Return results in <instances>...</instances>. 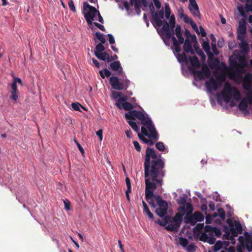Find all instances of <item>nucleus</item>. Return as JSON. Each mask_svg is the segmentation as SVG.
<instances>
[{"mask_svg": "<svg viewBox=\"0 0 252 252\" xmlns=\"http://www.w3.org/2000/svg\"><path fill=\"white\" fill-rule=\"evenodd\" d=\"M160 157L159 155L158 158L154 149L147 147L144 163L145 196L147 201L154 196L153 191L156 189L157 186L161 187L163 184V178L165 175V163Z\"/></svg>", "mask_w": 252, "mask_h": 252, "instance_id": "f257e3e1", "label": "nucleus"}, {"mask_svg": "<svg viewBox=\"0 0 252 252\" xmlns=\"http://www.w3.org/2000/svg\"><path fill=\"white\" fill-rule=\"evenodd\" d=\"M126 119L134 120L137 119L141 121L143 125L142 127H145L150 131V134L152 136L155 135V127L151 119L148 116H146L144 113L137 110H132L125 114Z\"/></svg>", "mask_w": 252, "mask_h": 252, "instance_id": "f03ea898", "label": "nucleus"}, {"mask_svg": "<svg viewBox=\"0 0 252 252\" xmlns=\"http://www.w3.org/2000/svg\"><path fill=\"white\" fill-rule=\"evenodd\" d=\"M226 222L229 226L227 225L223 226V231L225 232L223 238L226 240L233 241L238 234L242 233V226L239 221H233L230 219H227Z\"/></svg>", "mask_w": 252, "mask_h": 252, "instance_id": "7ed1b4c3", "label": "nucleus"}, {"mask_svg": "<svg viewBox=\"0 0 252 252\" xmlns=\"http://www.w3.org/2000/svg\"><path fill=\"white\" fill-rule=\"evenodd\" d=\"M179 212L177 213L170 221L171 223L169 224L166 229L167 230L177 232L178 231L183 221V216L185 214L186 209L184 206H180L178 208Z\"/></svg>", "mask_w": 252, "mask_h": 252, "instance_id": "20e7f679", "label": "nucleus"}, {"mask_svg": "<svg viewBox=\"0 0 252 252\" xmlns=\"http://www.w3.org/2000/svg\"><path fill=\"white\" fill-rule=\"evenodd\" d=\"M121 78L112 76L109 79V82L112 88L116 90H126L129 86L130 81L126 75L123 74Z\"/></svg>", "mask_w": 252, "mask_h": 252, "instance_id": "39448f33", "label": "nucleus"}, {"mask_svg": "<svg viewBox=\"0 0 252 252\" xmlns=\"http://www.w3.org/2000/svg\"><path fill=\"white\" fill-rule=\"evenodd\" d=\"M221 95L223 100L226 103H228L231 99V95L236 100L241 99V94L238 89L235 87H232L229 83H226L224 85Z\"/></svg>", "mask_w": 252, "mask_h": 252, "instance_id": "423d86ee", "label": "nucleus"}, {"mask_svg": "<svg viewBox=\"0 0 252 252\" xmlns=\"http://www.w3.org/2000/svg\"><path fill=\"white\" fill-rule=\"evenodd\" d=\"M237 10L241 16L244 18L239 20L237 31V39L242 40L244 39L246 33V21L245 18H247V14L245 12L244 7L242 5L237 6Z\"/></svg>", "mask_w": 252, "mask_h": 252, "instance_id": "0eeeda50", "label": "nucleus"}, {"mask_svg": "<svg viewBox=\"0 0 252 252\" xmlns=\"http://www.w3.org/2000/svg\"><path fill=\"white\" fill-rule=\"evenodd\" d=\"M141 133H138L139 138L144 143L152 146L154 144V140L157 141L158 139V132L155 129L156 135L152 136L150 131L145 127H141Z\"/></svg>", "mask_w": 252, "mask_h": 252, "instance_id": "6e6552de", "label": "nucleus"}, {"mask_svg": "<svg viewBox=\"0 0 252 252\" xmlns=\"http://www.w3.org/2000/svg\"><path fill=\"white\" fill-rule=\"evenodd\" d=\"M164 18V10L163 9L160 10L158 12H155L154 14H152V21L156 23L157 26L158 27L162 26L161 28L162 31H167L169 25L168 23L165 20H161Z\"/></svg>", "mask_w": 252, "mask_h": 252, "instance_id": "1a4fd4ad", "label": "nucleus"}, {"mask_svg": "<svg viewBox=\"0 0 252 252\" xmlns=\"http://www.w3.org/2000/svg\"><path fill=\"white\" fill-rule=\"evenodd\" d=\"M156 201L159 207L156 210L155 212L159 217L162 218L164 217L167 213V202L163 200L160 196L156 197Z\"/></svg>", "mask_w": 252, "mask_h": 252, "instance_id": "9d476101", "label": "nucleus"}, {"mask_svg": "<svg viewBox=\"0 0 252 252\" xmlns=\"http://www.w3.org/2000/svg\"><path fill=\"white\" fill-rule=\"evenodd\" d=\"M83 11L84 17L94 19L96 15L97 10L94 6L90 5L88 2L83 3Z\"/></svg>", "mask_w": 252, "mask_h": 252, "instance_id": "9b49d317", "label": "nucleus"}, {"mask_svg": "<svg viewBox=\"0 0 252 252\" xmlns=\"http://www.w3.org/2000/svg\"><path fill=\"white\" fill-rule=\"evenodd\" d=\"M193 73L195 79L197 78L200 80L204 79V77L206 78H209L210 76V69L205 64L202 65L201 70H194L193 71Z\"/></svg>", "mask_w": 252, "mask_h": 252, "instance_id": "f8f14e48", "label": "nucleus"}, {"mask_svg": "<svg viewBox=\"0 0 252 252\" xmlns=\"http://www.w3.org/2000/svg\"><path fill=\"white\" fill-rule=\"evenodd\" d=\"M239 64V68L237 71H235L233 75H237L239 77H241L244 73V68L248 66V62L245 55L240 56L238 58Z\"/></svg>", "mask_w": 252, "mask_h": 252, "instance_id": "ddd939ff", "label": "nucleus"}, {"mask_svg": "<svg viewBox=\"0 0 252 252\" xmlns=\"http://www.w3.org/2000/svg\"><path fill=\"white\" fill-rule=\"evenodd\" d=\"M189 4L188 8L190 10L191 13L194 17L200 18V14L199 10V7L196 2L195 0H189Z\"/></svg>", "mask_w": 252, "mask_h": 252, "instance_id": "4468645a", "label": "nucleus"}, {"mask_svg": "<svg viewBox=\"0 0 252 252\" xmlns=\"http://www.w3.org/2000/svg\"><path fill=\"white\" fill-rule=\"evenodd\" d=\"M252 74L250 73H246L242 80V86L245 90L249 91L252 88Z\"/></svg>", "mask_w": 252, "mask_h": 252, "instance_id": "2eb2a0df", "label": "nucleus"}, {"mask_svg": "<svg viewBox=\"0 0 252 252\" xmlns=\"http://www.w3.org/2000/svg\"><path fill=\"white\" fill-rule=\"evenodd\" d=\"M129 2L131 5L134 4L135 10L137 13L140 12L142 5L146 7L148 4L147 0H130Z\"/></svg>", "mask_w": 252, "mask_h": 252, "instance_id": "dca6fc26", "label": "nucleus"}, {"mask_svg": "<svg viewBox=\"0 0 252 252\" xmlns=\"http://www.w3.org/2000/svg\"><path fill=\"white\" fill-rule=\"evenodd\" d=\"M109 68L113 71H117V74L122 75L124 73L123 69L119 61H114L110 63Z\"/></svg>", "mask_w": 252, "mask_h": 252, "instance_id": "f3484780", "label": "nucleus"}, {"mask_svg": "<svg viewBox=\"0 0 252 252\" xmlns=\"http://www.w3.org/2000/svg\"><path fill=\"white\" fill-rule=\"evenodd\" d=\"M206 85L207 89L209 91L212 90L216 91L219 88L217 81L213 77H211L209 81L206 82Z\"/></svg>", "mask_w": 252, "mask_h": 252, "instance_id": "a211bd4d", "label": "nucleus"}, {"mask_svg": "<svg viewBox=\"0 0 252 252\" xmlns=\"http://www.w3.org/2000/svg\"><path fill=\"white\" fill-rule=\"evenodd\" d=\"M245 236V247L246 249L252 248V235L245 231L244 233Z\"/></svg>", "mask_w": 252, "mask_h": 252, "instance_id": "6ab92c4d", "label": "nucleus"}, {"mask_svg": "<svg viewBox=\"0 0 252 252\" xmlns=\"http://www.w3.org/2000/svg\"><path fill=\"white\" fill-rule=\"evenodd\" d=\"M183 49L186 53H190L192 55L195 54V52L192 49L191 43L189 39H186L185 40H184Z\"/></svg>", "mask_w": 252, "mask_h": 252, "instance_id": "aec40b11", "label": "nucleus"}, {"mask_svg": "<svg viewBox=\"0 0 252 252\" xmlns=\"http://www.w3.org/2000/svg\"><path fill=\"white\" fill-rule=\"evenodd\" d=\"M184 221L185 223H189L192 226L194 225L197 222L196 218L194 217V214L192 213L189 215L186 214Z\"/></svg>", "mask_w": 252, "mask_h": 252, "instance_id": "412c9836", "label": "nucleus"}, {"mask_svg": "<svg viewBox=\"0 0 252 252\" xmlns=\"http://www.w3.org/2000/svg\"><path fill=\"white\" fill-rule=\"evenodd\" d=\"M11 90L10 91L11 95L10 96V98L11 100L16 101L18 98V89L17 86H15V83L11 84Z\"/></svg>", "mask_w": 252, "mask_h": 252, "instance_id": "4be33fe9", "label": "nucleus"}, {"mask_svg": "<svg viewBox=\"0 0 252 252\" xmlns=\"http://www.w3.org/2000/svg\"><path fill=\"white\" fill-rule=\"evenodd\" d=\"M174 32L178 40H179V43L180 44H183L184 42V38L182 36L181 27L180 25H177L176 26Z\"/></svg>", "mask_w": 252, "mask_h": 252, "instance_id": "5701e85b", "label": "nucleus"}, {"mask_svg": "<svg viewBox=\"0 0 252 252\" xmlns=\"http://www.w3.org/2000/svg\"><path fill=\"white\" fill-rule=\"evenodd\" d=\"M165 32L166 37L168 39H172L173 44L176 43H180L179 40H177L176 38L174 36L175 32L174 31H169V28H168V30L167 31H163Z\"/></svg>", "mask_w": 252, "mask_h": 252, "instance_id": "b1692460", "label": "nucleus"}, {"mask_svg": "<svg viewBox=\"0 0 252 252\" xmlns=\"http://www.w3.org/2000/svg\"><path fill=\"white\" fill-rule=\"evenodd\" d=\"M165 32L166 37L168 39H172L173 44L176 43H180L179 40H177L176 38L174 36L175 32L174 31H169V28H168V30L167 31H163Z\"/></svg>", "mask_w": 252, "mask_h": 252, "instance_id": "393cba45", "label": "nucleus"}, {"mask_svg": "<svg viewBox=\"0 0 252 252\" xmlns=\"http://www.w3.org/2000/svg\"><path fill=\"white\" fill-rule=\"evenodd\" d=\"M190 63L191 65L196 68H199L200 67V63L198 58L195 56L190 57L189 58Z\"/></svg>", "mask_w": 252, "mask_h": 252, "instance_id": "a878e982", "label": "nucleus"}, {"mask_svg": "<svg viewBox=\"0 0 252 252\" xmlns=\"http://www.w3.org/2000/svg\"><path fill=\"white\" fill-rule=\"evenodd\" d=\"M240 41L241 43L239 44L240 48L245 53V54H248L250 50L248 43L244 40V39Z\"/></svg>", "mask_w": 252, "mask_h": 252, "instance_id": "bb28decb", "label": "nucleus"}, {"mask_svg": "<svg viewBox=\"0 0 252 252\" xmlns=\"http://www.w3.org/2000/svg\"><path fill=\"white\" fill-rule=\"evenodd\" d=\"M142 204L143 206V212L146 214L150 219H153V214L150 211L147 204L143 200L142 201Z\"/></svg>", "mask_w": 252, "mask_h": 252, "instance_id": "cd10ccee", "label": "nucleus"}, {"mask_svg": "<svg viewBox=\"0 0 252 252\" xmlns=\"http://www.w3.org/2000/svg\"><path fill=\"white\" fill-rule=\"evenodd\" d=\"M171 218L170 217L167 216L165 217L163 220H158L157 221H156V222L159 224L160 226H166L167 223L171 221Z\"/></svg>", "mask_w": 252, "mask_h": 252, "instance_id": "c85d7f7f", "label": "nucleus"}, {"mask_svg": "<svg viewBox=\"0 0 252 252\" xmlns=\"http://www.w3.org/2000/svg\"><path fill=\"white\" fill-rule=\"evenodd\" d=\"M177 58L179 62L180 63H188V60L187 58V56L185 53H183V54H179L177 56Z\"/></svg>", "mask_w": 252, "mask_h": 252, "instance_id": "c756f323", "label": "nucleus"}, {"mask_svg": "<svg viewBox=\"0 0 252 252\" xmlns=\"http://www.w3.org/2000/svg\"><path fill=\"white\" fill-rule=\"evenodd\" d=\"M95 37L100 41V42L99 43L104 44L105 43L106 40L104 35L103 33L99 32H96L95 33Z\"/></svg>", "mask_w": 252, "mask_h": 252, "instance_id": "7c9ffc66", "label": "nucleus"}, {"mask_svg": "<svg viewBox=\"0 0 252 252\" xmlns=\"http://www.w3.org/2000/svg\"><path fill=\"white\" fill-rule=\"evenodd\" d=\"M248 107V102L246 99H242L238 104L239 109L242 111L247 110Z\"/></svg>", "mask_w": 252, "mask_h": 252, "instance_id": "2f4dec72", "label": "nucleus"}, {"mask_svg": "<svg viewBox=\"0 0 252 252\" xmlns=\"http://www.w3.org/2000/svg\"><path fill=\"white\" fill-rule=\"evenodd\" d=\"M104 44L98 43L97 44L95 47L94 52V55H95V53L97 54H100L105 50V48L103 46Z\"/></svg>", "mask_w": 252, "mask_h": 252, "instance_id": "473e14b6", "label": "nucleus"}, {"mask_svg": "<svg viewBox=\"0 0 252 252\" xmlns=\"http://www.w3.org/2000/svg\"><path fill=\"white\" fill-rule=\"evenodd\" d=\"M100 76L104 79L105 77H108L111 75V72L107 68H104L99 71Z\"/></svg>", "mask_w": 252, "mask_h": 252, "instance_id": "72a5a7b5", "label": "nucleus"}, {"mask_svg": "<svg viewBox=\"0 0 252 252\" xmlns=\"http://www.w3.org/2000/svg\"><path fill=\"white\" fill-rule=\"evenodd\" d=\"M109 54L106 52H103L100 54L95 53V56L99 60L103 61H106L107 57H108Z\"/></svg>", "mask_w": 252, "mask_h": 252, "instance_id": "f704fd0d", "label": "nucleus"}, {"mask_svg": "<svg viewBox=\"0 0 252 252\" xmlns=\"http://www.w3.org/2000/svg\"><path fill=\"white\" fill-rule=\"evenodd\" d=\"M202 46L204 50L205 51L207 54L212 55L210 52V47L208 41H203L202 44Z\"/></svg>", "mask_w": 252, "mask_h": 252, "instance_id": "c9c22d12", "label": "nucleus"}, {"mask_svg": "<svg viewBox=\"0 0 252 252\" xmlns=\"http://www.w3.org/2000/svg\"><path fill=\"white\" fill-rule=\"evenodd\" d=\"M126 100V96H122L121 97L119 98L117 102L116 103V106L120 109H122V102H125Z\"/></svg>", "mask_w": 252, "mask_h": 252, "instance_id": "e433bc0d", "label": "nucleus"}, {"mask_svg": "<svg viewBox=\"0 0 252 252\" xmlns=\"http://www.w3.org/2000/svg\"><path fill=\"white\" fill-rule=\"evenodd\" d=\"M229 65L231 68L236 69L235 71H237L238 68H239L238 63L237 61L231 58L229 59Z\"/></svg>", "mask_w": 252, "mask_h": 252, "instance_id": "4c0bfd02", "label": "nucleus"}, {"mask_svg": "<svg viewBox=\"0 0 252 252\" xmlns=\"http://www.w3.org/2000/svg\"><path fill=\"white\" fill-rule=\"evenodd\" d=\"M193 214L194 217L196 218L197 222L202 221L204 220V216L200 212L195 211Z\"/></svg>", "mask_w": 252, "mask_h": 252, "instance_id": "58836bf2", "label": "nucleus"}, {"mask_svg": "<svg viewBox=\"0 0 252 252\" xmlns=\"http://www.w3.org/2000/svg\"><path fill=\"white\" fill-rule=\"evenodd\" d=\"M128 123L129 125V126H131V127L135 131H136L138 134V133H140L139 132V128L137 126V124L136 123V122L132 121H130L129 120V121H128Z\"/></svg>", "mask_w": 252, "mask_h": 252, "instance_id": "ea45409f", "label": "nucleus"}, {"mask_svg": "<svg viewBox=\"0 0 252 252\" xmlns=\"http://www.w3.org/2000/svg\"><path fill=\"white\" fill-rule=\"evenodd\" d=\"M247 12H251L252 13V0H247L245 7Z\"/></svg>", "mask_w": 252, "mask_h": 252, "instance_id": "a19ab883", "label": "nucleus"}, {"mask_svg": "<svg viewBox=\"0 0 252 252\" xmlns=\"http://www.w3.org/2000/svg\"><path fill=\"white\" fill-rule=\"evenodd\" d=\"M133 108V105L130 102L125 101L122 103V108H124L125 110L130 111Z\"/></svg>", "mask_w": 252, "mask_h": 252, "instance_id": "79ce46f5", "label": "nucleus"}, {"mask_svg": "<svg viewBox=\"0 0 252 252\" xmlns=\"http://www.w3.org/2000/svg\"><path fill=\"white\" fill-rule=\"evenodd\" d=\"M184 207H185L186 209V214L189 215L192 213L193 209L191 204L190 203H187L186 204V206Z\"/></svg>", "mask_w": 252, "mask_h": 252, "instance_id": "37998d69", "label": "nucleus"}, {"mask_svg": "<svg viewBox=\"0 0 252 252\" xmlns=\"http://www.w3.org/2000/svg\"><path fill=\"white\" fill-rule=\"evenodd\" d=\"M171 14V9L170 6L168 3L165 5V16L167 19H169Z\"/></svg>", "mask_w": 252, "mask_h": 252, "instance_id": "c03bdc74", "label": "nucleus"}, {"mask_svg": "<svg viewBox=\"0 0 252 252\" xmlns=\"http://www.w3.org/2000/svg\"><path fill=\"white\" fill-rule=\"evenodd\" d=\"M222 247V243L221 241H218L216 242L213 247V250L214 252H217L221 249Z\"/></svg>", "mask_w": 252, "mask_h": 252, "instance_id": "a18cd8bd", "label": "nucleus"}, {"mask_svg": "<svg viewBox=\"0 0 252 252\" xmlns=\"http://www.w3.org/2000/svg\"><path fill=\"white\" fill-rule=\"evenodd\" d=\"M156 147L159 151L163 152L165 150V147L162 142H158L156 144Z\"/></svg>", "mask_w": 252, "mask_h": 252, "instance_id": "49530a36", "label": "nucleus"}, {"mask_svg": "<svg viewBox=\"0 0 252 252\" xmlns=\"http://www.w3.org/2000/svg\"><path fill=\"white\" fill-rule=\"evenodd\" d=\"M218 215L222 220H224L225 219V212L223 208H219L218 209Z\"/></svg>", "mask_w": 252, "mask_h": 252, "instance_id": "de8ad7c7", "label": "nucleus"}, {"mask_svg": "<svg viewBox=\"0 0 252 252\" xmlns=\"http://www.w3.org/2000/svg\"><path fill=\"white\" fill-rule=\"evenodd\" d=\"M72 108L75 111H80V107L85 109L84 107L78 102H73L71 104Z\"/></svg>", "mask_w": 252, "mask_h": 252, "instance_id": "09e8293b", "label": "nucleus"}, {"mask_svg": "<svg viewBox=\"0 0 252 252\" xmlns=\"http://www.w3.org/2000/svg\"><path fill=\"white\" fill-rule=\"evenodd\" d=\"M180 244L183 247H186L188 243V240L186 238L181 237L179 238Z\"/></svg>", "mask_w": 252, "mask_h": 252, "instance_id": "8fccbe9b", "label": "nucleus"}, {"mask_svg": "<svg viewBox=\"0 0 252 252\" xmlns=\"http://www.w3.org/2000/svg\"><path fill=\"white\" fill-rule=\"evenodd\" d=\"M247 101L249 104H252V90L246 94Z\"/></svg>", "mask_w": 252, "mask_h": 252, "instance_id": "3c124183", "label": "nucleus"}, {"mask_svg": "<svg viewBox=\"0 0 252 252\" xmlns=\"http://www.w3.org/2000/svg\"><path fill=\"white\" fill-rule=\"evenodd\" d=\"M122 95L123 94L121 92H117L114 91L112 92V95L114 99H118L119 98L121 97Z\"/></svg>", "mask_w": 252, "mask_h": 252, "instance_id": "603ef678", "label": "nucleus"}, {"mask_svg": "<svg viewBox=\"0 0 252 252\" xmlns=\"http://www.w3.org/2000/svg\"><path fill=\"white\" fill-rule=\"evenodd\" d=\"M212 233H214L215 235L218 237H220V236L221 234L220 230L219 228L216 227H214Z\"/></svg>", "mask_w": 252, "mask_h": 252, "instance_id": "864d4df0", "label": "nucleus"}, {"mask_svg": "<svg viewBox=\"0 0 252 252\" xmlns=\"http://www.w3.org/2000/svg\"><path fill=\"white\" fill-rule=\"evenodd\" d=\"M68 6L71 11L74 12H76V8L74 4V2L72 0H69L68 2Z\"/></svg>", "mask_w": 252, "mask_h": 252, "instance_id": "5fc2aeb1", "label": "nucleus"}, {"mask_svg": "<svg viewBox=\"0 0 252 252\" xmlns=\"http://www.w3.org/2000/svg\"><path fill=\"white\" fill-rule=\"evenodd\" d=\"M126 186L127 187V189L126 190L128 191H131V183H130V180L128 177H126Z\"/></svg>", "mask_w": 252, "mask_h": 252, "instance_id": "6e6d98bb", "label": "nucleus"}, {"mask_svg": "<svg viewBox=\"0 0 252 252\" xmlns=\"http://www.w3.org/2000/svg\"><path fill=\"white\" fill-rule=\"evenodd\" d=\"M189 24L190 25V26H191L192 28L197 33V34H199V31H198V29L197 28V27L196 26V24L194 23V22L192 20L191 21H190V22L189 23Z\"/></svg>", "mask_w": 252, "mask_h": 252, "instance_id": "4d7b16f0", "label": "nucleus"}, {"mask_svg": "<svg viewBox=\"0 0 252 252\" xmlns=\"http://www.w3.org/2000/svg\"><path fill=\"white\" fill-rule=\"evenodd\" d=\"M14 83H15V86H17V83H19L21 86H22V80L18 77H13V81L12 83V84H14Z\"/></svg>", "mask_w": 252, "mask_h": 252, "instance_id": "13d9d810", "label": "nucleus"}, {"mask_svg": "<svg viewBox=\"0 0 252 252\" xmlns=\"http://www.w3.org/2000/svg\"><path fill=\"white\" fill-rule=\"evenodd\" d=\"M207 242L210 244V245H213L215 243L216 241V238L213 236H208Z\"/></svg>", "mask_w": 252, "mask_h": 252, "instance_id": "bf43d9fd", "label": "nucleus"}, {"mask_svg": "<svg viewBox=\"0 0 252 252\" xmlns=\"http://www.w3.org/2000/svg\"><path fill=\"white\" fill-rule=\"evenodd\" d=\"M195 246L194 244H190L189 245L187 249V251L188 252H194L195 251Z\"/></svg>", "mask_w": 252, "mask_h": 252, "instance_id": "052dcab7", "label": "nucleus"}, {"mask_svg": "<svg viewBox=\"0 0 252 252\" xmlns=\"http://www.w3.org/2000/svg\"><path fill=\"white\" fill-rule=\"evenodd\" d=\"M133 143L134 144V148L136 150V151L138 152H140L141 148L139 143L137 141H134L133 142Z\"/></svg>", "mask_w": 252, "mask_h": 252, "instance_id": "680f3d73", "label": "nucleus"}, {"mask_svg": "<svg viewBox=\"0 0 252 252\" xmlns=\"http://www.w3.org/2000/svg\"><path fill=\"white\" fill-rule=\"evenodd\" d=\"M107 36L108 37V40L109 43L110 44H114L115 43V40L113 36L111 34H108Z\"/></svg>", "mask_w": 252, "mask_h": 252, "instance_id": "e2e57ef3", "label": "nucleus"}, {"mask_svg": "<svg viewBox=\"0 0 252 252\" xmlns=\"http://www.w3.org/2000/svg\"><path fill=\"white\" fill-rule=\"evenodd\" d=\"M214 227L212 226L211 225H206L204 228V230L206 232H211L212 233L213 228Z\"/></svg>", "mask_w": 252, "mask_h": 252, "instance_id": "0e129e2a", "label": "nucleus"}, {"mask_svg": "<svg viewBox=\"0 0 252 252\" xmlns=\"http://www.w3.org/2000/svg\"><path fill=\"white\" fill-rule=\"evenodd\" d=\"M94 24L96 27H97L99 29H100L101 31H102L103 32H104L105 31V29L104 27L102 25H101V24H99L98 23H96V22H94Z\"/></svg>", "mask_w": 252, "mask_h": 252, "instance_id": "69168bd1", "label": "nucleus"}, {"mask_svg": "<svg viewBox=\"0 0 252 252\" xmlns=\"http://www.w3.org/2000/svg\"><path fill=\"white\" fill-rule=\"evenodd\" d=\"M64 207L65 209L66 210H70V202L69 201L66 200L64 201Z\"/></svg>", "mask_w": 252, "mask_h": 252, "instance_id": "338daca9", "label": "nucleus"}, {"mask_svg": "<svg viewBox=\"0 0 252 252\" xmlns=\"http://www.w3.org/2000/svg\"><path fill=\"white\" fill-rule=\"evenodd\" d=\"M186 14L184 13V9L181 8L178 10V15L180 18H183Z\"/></svg>", "mask_w": 252, "mask_h": 252, "instance_id": "774afa93", "label": "nucleus"}]
</instances>
